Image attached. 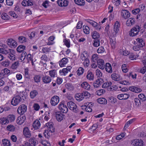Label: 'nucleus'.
Returning <instances> with one entry per match:
<instances>
[{"label":"nucleus","instance_id":"nucleus-55","mask_svg":"<svg viewBox=\"0 0 146 146\" xmlns=\"http://www.w3.org/2000/svg\"><path fill=\"white\" fill-rule=\"evenodd\" d=\"M50 50V48L44 47L42 49V51L44 53L48 52Z\"/></svg>","mask_w":146,"mask_h":146},{"label":"nucleus","instance_id":"nucleus-51","mask_svg":"<svg viewBox=\"0 0 146 146\" xmlns=\"http://www.w3.org/2000/svg\"><path fill=\"white\" fill-rule=\"evenodd\" d=\"M8 57L11 60L13 61L15 59V55L11 53V52L9 54Z\"/></svg>","mask_w":146,"mask_h":146},{"label":"nucleus","instance_id":"nucleus-23","mask_svg":"<svg viewBox=\"0 0 146 146\" xmlns=\"http://www.w3.org/2000/svg\"><path fill=\"white\" fill-rule=\"evenodd\" d=\"M42 80L44 83L48 84L51 81V78L49 76H45L42 78Z\"/></svg>","mask_w":146,"mask_h":146},{"label":"nucleus","instance_id":"nucleus-17","mask_svg":"<svg viewBox=\"0 0 146 146\" xmlns=\"http://www.w3.org/2000/svg\"><path fill=\"white\" fill-rule=\"evenodd\" d=\"M129 89L130 91L135 93H139L141 91V89L134 86L130 87Z\"/></svg>","mask_w":146,"mask_h":146},{"label":"nucleus","instance_id":"nucleus-1","mask_svg":"<svg viewBox=\"0 0 146 146\" xmlns=\"http://www.w3.org/2000/svg\"><path fill=\"white\" fill-rule=\"evenodd\" d=\"M140 29L141 28L139 26H135L131 30V33H129V35L133 36H136L139 32Z\"/></svg>","mask_w":146,"mask_h":146},{"label":"nucleus","instance_id":"nucleus-57","mask_svg":"<svg viewBox=\"0 0 146 146\" xmlns=\"http://www.w3.org/2000/svg\"><path fill=\"white\" fill-rule=\"evenodd\" d=\"M105 51V49L102 46H100L98 48L97 50V52L98 53H101L104 52Z\"/></svg>","mask_w":146,"mask_h":146},{"label":"nucleus","instance_id":"nucleus-4","mask_svg":"<svg viewBox=\"0 0 146 146\" xmlns=\"http://www.w3.org/2000/svg\"><path fill=\"white\" fill-rule=\"evenodd\" d=\"M22 99L19 96H17L14 97L11 101V104L14 106L18 105L21 101Z\"/></svg>","mask_w":146,"mask_h":146},{"label":"nucleus","instance_id":"nucleus-52","mask_svg":"<svg viewBox=\"0 0 146 146\" xmlns=\"http://www.w3.org/2000/svg\"><path fill=\"white\" fill-rule=\"evenodd\" d=\"M125 134L123 133H121L120 135L117 136L115 137L116 139L117 140H120L122 138H123L125 136Z\"/></svg>","mask_w":146,"mask_h":146},{"label":"nucleus","instance_id":"nucleus-36","mask_svg":"<svg viewBox=\"0 0 146 146\" xmlns=\"http://www.w3.org/2000/svg\"><path fill=\"white\" fill-rule=\"evenodd\" d=\"M2 143L4 146H10V141L8 140L4 139L2 140Z\"/></svg>","mask_w":146,"mask_h":146},{"label":"nucleus","instance_id":"nucleus-47","mask_svg":"<svg viewBox=\"0 0 146 146\" xmlns=\"http://www.w3.org/2000/svg\"><path fill=\"white\" fill-rule=\"evenodd\" d=\"M84 69L81 67H80L78 69V70L77 71V74L78 75L80 76L83 74L84 72Z\"/></svg>","mask_w":146,"mask_h":146},{"label":"nucleus","instance_id":"nucleus-19","mask_svg":"<svg viewBox=\"0 0 146 146\" xmlns=\"http://www.w3.org/2000/svg\"><path fill=\"white\" fill-rule=\"evenodd\" d=\"M105 70L108 73H111L112 72V68L110 64L109 63H106L105 65Z\"/></svg>","mask_w":146,"mask_h":146},{"label":"nucleus","instance_id":"nucleus-60","mask_svg":"<svg viewBox=\"0 0 146 146\" xmlns=\"http://www.w3.org/2000/svg\"><path fill=\"white\" fill-rule=\"evenodd\" d=\"M121 68L123 71L125 73H126L128 71V69L127 68L126 65L125 64L122 65L121 66Z\"/></svg>","mask_w":146,"mask_h":146},{"label":"nucleus","instance_id":"nucleus-33","mask_svg":"<svg viewBox=\"0 0 146 146\" xmlns=\"http://www.w3.org/2000/svg\"><path fill=\"white\" fill-rule=\"evenodd\" d=\"M40 125V123L38 120H37L35 121L33 123V128H38Z\"/></svg>","mask_w":146,"mask_h":146},{"label":"nucleus","instance_id":"nucleus-14","mask_svg":"<svg viewBox=\"0 0 146 146\" xmlns=\"http://www.w3.org/2000/svg\"><path fill=\"white\" fill-rule=\"evenodd\" d=\"M135 23V19L133 18H131L128 19L126 22V25L128 26H131L134 25Z\"/></svg>","mask_w":146,"mask_h":146},{"label":"nucleus","instance_id":"nucleus-50","mask_svg":"<svg viewBox=\"0 0 146 146\" xmlns=\"http://www.w3.org/2000/svg\"><path fill=\"white\" fill-rule=\"evenodd\" d=\"M135 121V119H130L129 121L127 122L125 124L124 128H125V127H129L130 124L132 123Z\"/></svg>","mask_w":146,"mask_h":146},{"label":"nucleus","instance_id":"nucleus-15","mask_svg":"<svg viewBox=\"0 0 146 146\" xmlns=\"http://www.w3.org/2000/svg\"><path fill=\"white\" fill-rule=\"evenodd\" d=\"M31 0H23L22 2V5L24 6H31L33 5Z\"/></svg>","mask_w":146,"mask_h":146},{"label":"nucleus","instance_id":"nucleus-41","mask_svg":"<svg viewBox=\"0 0 146 146\" xmlns=\"http://www.w3.org/2000/svg\"><path fill=\"white\" fill-rule=\"evenodd\" d=\"M49 74L52 77H54L56 75V71L55 70H51L49 71Z\"/></svg>","mask_w":146,"mask_h":146},{"label":"nucleus","instance_id":"nucleus-37","mask_svg":"<svg viewBox=\"0 0 146 146\" xmlns=\"http://www.w3.org/2000/svg\"><path fill=\"white\" fill-rule=\"evenodd\" d=\"M25 46L22 45L19 46L17 48V52H23L25 48Z\"/></svg>","mask_w":146,"mask_h":146},{"label":"nucleus","instance_id":"nucleus-64","mask_svg":"<svg viewBox=\"0 0 146 146\" xmlns=\"http://www.w3.org/2000/svg\"><path fill=\"white\" fill-rule=\"evenodd\" d=\"M54 124L52 122H48L46 124V126L47 128H52L53 127Z\"/></svg>","mask_w":146,"mask_h":146},{"label":"nucleus","instance_id":"nucleus-58","mask_svg":"<svg viewBox=\"0 0 146 146\" xmlns=\"http://www.w3.org/2000/svg\"><path fill=\"white\" fill-rule=\"evenodd\" d=\"M111 82H106L105 83H104L102 85V87L103 88H105L107 87H108L109 86H110L111 84Z\"/></svg>","mask_w":146,"mask_h":146},{"label":"nucleus","instance_id":"nucleus-63","mask_svg":"<svg viewBox=\"0 0 146 146\" xmlns=\"http://www.w3.org/2000/svg\"><path fill=\"white\" fill-rule=\"evenodd\" d=\"M41 59L45 61H47L48 60V58L46 55L44 54L42 55L41 57Z\"/></svg>","mask_w":146,"mask_h":146},{"label":"nucleus","instance_id":"nucleus-34","mask_svg":"<svg viewBox=\"0 0 146 146\" xmlns=\"http://www.w3.org/2000/svg\"><path fill=\"white\" fill-rule=\"evenodd\" d=\"M143 45L142 44H137L133 47V50L135 51H138L140 50L141 48L143 47Z\"/></svg>","mask_w":146,"mask_h":146},{"label":"nucleus","instance_id":"nucleus-49","mask_svg":"<svg viewBox=\"0 0 146 146\" xmlns=\"http://www.w3.org/2000/svg\"><path fill=\"white\" fill-rule=\"evenodd\" d=\"M8 121L6 118H3L0 119V122L2 125H5L8 123Z\"/></svg>","mask_w":146,"mask_h":146},{"label":"nucleus","instance_id":"nucleus-46","mask_svg":"<svg viewBox=\"0 0 146 146\" xmlns=\"http://www.w3.org/2000/svg\"><path fill=\"white\" fill-rule=\"evenodd\" d=\"M94 41L93 45L95 47H97L100 46V40L99 39H94Z\"/></svg>","mask_w":146,"mask_h":146},{"label":"nucleus","instance_id":"nucleus-35","mask_svg":"<svg viewBox=\"0 0 146 146\" xmlns=\"http://www.w3.org/2000/svg\"><path fill=\"white\" fill-rule=\"evenodd\" d=\"M8 120V123L9 121L10 122L13 121L15 119V116L13 115H10L8 116L7 118Z\"/></svg>","mask_w":146,"mask_h":146},{"label":"nucleus","instance_id":"nucleus-42","mask_svg":"<svg viewBox=\"0 0 146 146\" xmlns=\"http://www.w3.org/2000/svg\"><path fill=\"white\" fill-rule=\"evenodd\" d=\"M18 40L19 42L21 43L25 42L27 41V39L26 38L22 36H19L18 38Z\"/></svg>","mask_w":146,"mask_h":146},{"label":"nucleus","instance_id":"nucleus-62","mask_svg":"<svg viewBox=\"0 0 146 146\" xmlns=\"http://www.w3.org/2000/svg\"><path fill=\"white\" fill-rule=\"evenodd\" d=\"M13 0H6V3L8 6L12 5L13 3Z\"/></svg>","mask_w":146,"mask_h":146},{"label":"nucleus","instance_id":"nucleus-21","mask_svg":"<svg viewBox=\"0 0 146 146\" xmlns=\"http://www.w3.org/2000/svg\"><path fill=\"white\" fill-rule=\"evenodd\" d=\"M25 116H22V117H18L17 119V123L19 125L23 124L25 121Z\"/></svg>","mask_w":146,"mask_h":146},{"label":"nucleus","instance_id":"nucleus-31","mask_svg":"<svg viewBox=\"0 0 146 146\" xmlns=\"http://www.w3.org/2000/svg\"><path fill=\"white\" fill-rule=\"evenodd\" d=\"M65 86L67 89L69 90L72 91L74 89V86L72 84L70 83H66L65 84Z\"/></svg>","mask_w":146,"mask_h":146},{"label":"nucleus","instance_id":"nucleus-26","mask_svg":"<svg viewBox=\"0 0 146 146\" xmlns=\"http://www.w3.org/2000/svg\"><path fill=\"white\" fill-rule=\"evenodd\" d=\"M11 49H6L3 48H0V53L3 54H9L10 53Z\"/></svg>","mask_w":146,"mask_h":146},{"label":"nucleus","instance_id":"nucleus-48","mask_svg":"<svg viewBox=\"0 0 146 146\" xmlns=\"http://www.w3.org/2000/svg\"><path fill=\"white\" fill-rule=\"evenodd\" d=\"M41 77L39 75H35L34 77V79L36 82L38 83L40 81Z\"/></svg>","mask_w":146,"mask_h":146},{"label":"nucleus","instance_id":"nucleus-5","mask_svg":"<svg viewBox=\"0 0 146 146\" xmlns=\"http://www.w3.org/2000/svg\"><path fill=\"white\" fill-rule=\"evenodd\" d=\"M58 108L62 113H66L68 111V108L66 105L62 102L60 103L58 106Z\"/></svg>","mask_w":146,"mask_h":146},{"label":"nucleus","instance_id":"nucleus-13","mask_svg":"<svg viewBox=\"0 0 146 146\" xmlns=\"http://www.w3.org/2000/svg\"><path fill=\"white\" fill-rule=\"evenodd\" d=\"M23 133L25 136L27 138H30L31 135V132L29 128H24Z\"/></svg>","mask_w":146,"mask_h":146},{"label":"nucleus","instance_id":"nucleus-53","mask_svg":"<svg viewBox=\"0 0 146 146\" xmlns=\"http://www.w3.org/2000/svg\"><path fill=\"white\" fill-rule=\"evenodd\" d=\"M96 82L97 83V84L100 86L103 83L104 80L103 79L99 77L96 80Z\"/></svg>","mask_w":146,"mask_h":146},{"label":"nucleus","instance_id":"nucleus-10","mask_svg":"<svg viewBox=\"0 0 146 146\" xmlns=\"http://www.w3.org/2000/svg\"><path fill=\"white\" fill-rule=\"evenodd\" d=\"M87 22L92 25L96 29H98L99 30L100 29V26L99 25H98V23L95 22L90 20H88Z\"/></svg>","mask_w":146,"mask_h":146},{"label":"nucleus","instance_id":"nucleus-38","mask_svg":"<svg viewBox=\"0 0 146 146\" xmlns=\"http://www.w3.org/2000/svg\"><path fill=\"white\" fill-rule=\"evenodd\" d=\"M111 77L113 80L117 81L119 78V75L116 73H114L111 75Z\"/></svg>","mask_w":146,"mask_h":146},{"label":"nucleus","instance_id":"nucleus-28","mask_svg":"<svg viewBox=\"0 0 146 146\" xmlns=\"http://www.w3.org/2000/svg\"><path fill=\"white\" fill-rule=\"evenodd\" d=\"M97 102L101 104H107V100L104 98H98L97 100Z\"/></svg>","mask_w":146,"mask_h":146},{"label":"nucleus","instance_id":"nucleus-27","mask_svg":"<svg viewBox=\"0 0 146 146\" xmlns=\"http://www.w3.org/2000/svg\"><path fill=\"white\" fill-rule=\"evenodd\" d=\"M86 78L89 80H93L94 78V74L92 72L88 71Z\"/></svg>","mask_w":146,"mask_h":146},{"label":"nucleus","instance_id":"nucleus-11","mask_svg":"<svg viewBox=\"0 0 146 146\" xmlns=\"http://www.w3.org/2000/svg\"><path fill=\"white\" fill-rule=\"evenodd\" d=\"M57 3L60 6L65 7L68 5V2L67 0H58Z\"/></svg>","mask_w":146,"mask_h":146},{"label":"nucleus","instance_id":"nucleus-20","mask_svg":"<svg viewBox=\"0 0 146 146\" xmlns=\"http://www.w3.org/2000/svg\"><path fill=\"white\" fill-rule=\"evenodd\" d=\"M81 86L85 89L89 90L90 89V86L87 82H85L82 83Z\"/></svg>","mask_w":146,"mask_h":146},{"label":"nucleus","instance_id":"nucleus-32","mask_svg":"<svg viewBox=\"0 0 146 146\" xmlns=\"http://www.w3.org/2000/svg\"><path fill=\"white\" fill-rule=\"evenodd\" d=\"M139 57L138 55H134L132 53H130L128 55V57L131 60H133Z\"/></svg>","mask_w":146,"mask_h":146},{"label":"nucleus","instance_id":"nucleus-22","mask_svg":"<svg viewBox=\"0 0 146 146\" xmlns=\"http://www.w3.org/2000/svg\"><path fill=\"white\" fill-rule=\"evenodd\" d=\"M75 98L76 100L79 101L82 100L84 98L82 93L76 94L75 96Z\"/></svg>","mask_w":146,"mask_h":146},{"label":"nucleus","instance_id":"nucleus-24","mask_svg":"<svg viewBox=\"0 0 146 146\" xmlns=\"http://www.w3.org/2000/svg\"><path fill=\"white\" fill-rule=\"evenodd\" d=\"M28 143L33 144L34 146L35 145L38 144V141H37L36 139L34 137L31 138L29 140V143Z\"/></svg>","mask_w":146,"mask_h":146},{"label":"nucleus","instance_id":"nucleus-3","mask_svg":"<svg viewBox=\"0 0 146 146\" xmlns=\"http://www.w3.org/2000/svg\"><path fill=\"white\" fill-rule=\"evenodd\" d=\"M27 110V107L25 104H22L18 108V113L20 115H23L25 113Z\"/></svg>","mask_w":146,"mask_h":146},{"label":"nucleus","instance_id":"nucleus-6","mask_svg":"<svg viewBox=\"0 0 146 146\" xmlns=\"http://www.w3.org/2000/svg\"><path fill=\"white\" fill-rule=\"evenodd\" d=\"M59 101V97L57 96H55L51 98L50 100V103L52 105L55 106L58 104Z\"/></svg>","mask_w":146,"mask_h":146},{"label":"nucleus","instance_id":"nucleus-30","mask_svg":"<svg viewBox=\"0 0 146 146\" xmlns=\"http://www.w3.org/2000/svg\"><path fill=\"white\" fill-rule=\"evenodd\" d=\"M75 3L80 6L84 5L85 2L84 0H74Z\"/></svg>","mask_w":146,"mask_h":146},{"label":"nucleus","instance_id":"nucleus-18","mask_svg":"<svg viewBox=\"0 0 146 146\" xmlns=\"http://www.w3.org/2000/svg\"><path fill=\"white\" fill-rule=\"evenodd\" d=\"M120 27V24L117 21H116L114 25L113 30L115 32V34L117 33L119 30V28Z\"/></svg>","mask_w":146,"mask_h":146},{"label":"nucleus","instance_id":"nucleus-8","mask_svg":"<svg viewBox=\"0 0 146 146\" xmlns=\"http://www.w3.org/2000/svg\"><path fill=\"white\" fill-rule=\"evenodd\" d=\"M132 144L135 146H142L143 145V142L141 139H136L133 140Z\"/></svg>","mask_w":146,"mask_h":146},{"label":"nucleus","instance_id":"nucleus-44","mask_svg":"<svg viewBox=\"0 0 146 146\" xmlns=\"http://www.w3.org/2000/svg\"><path fill=\"white\" fill-rule=\"evenodd\" d=\"M9 61L7 60H5L1 62V64L3 66L7 67L9 66Z\"/></svg>","mask_w":146,"mask_h":146},{"label":"nucleus","instance_id":"nucleus-54","mask_svg":"<svg viewBox=\"0 0 146 146\" xmlns=\"http://www.w3.org/2000/svg\"><path fill=\"white\" fill-rule=\"evenodd\" d=\"M1 17L2 19L4 20H7L9 19V16L6 13H2L1 16Z\"/></svg>","mask_w":146,"mask_h":146},{"label":"nucleus","instance_id":"nucleus-40","mask_svg":"<svg viewBox=\"0 0 146 146\" xmlns=\"http://www.w3.org/2000/svg\"><path fill=\"white\" fill-rule=\"evenodd\" d=\"M92 37L94 39H99L100 37L99 34L96 31L94 32L92 35Z\"/></svg>","mask_w":146,"mask_h":146},{"label":"nucleus","instance_id":"nucleus-9","mask_svg":"<svg viewBox=\"0 0 146 146\" xmlns=\"http://www.w3.org/2000/svg\"><path fill=\"white\" fill-rule=\"evenodd\" d=\"M121 13V16L125 19L129 18L130 16V13L129 11L127 10H123Z\"/></svg>","mask_w":146,"mask_h":146},{"label":"nucleus","instance_id":"nucleus-2","mask_svg":"<svg viewBox=\"0 0 146 146\" xmlns=\"http://www.w3.org/2000/svg\"><path fill=\"white\" fill-rule=\"evenodd\" d=\"M67 105L70 109L75 113L78 112V109L77 108V106L72 101H70L67 103Z\"/></svg>","mask_w":146,"mask_h":146},{"label":"nucleus","instance_id":"nucleus-25","mask_svg":"<svg viewBox=\"0 0 146 146\" xmlns=\"http://www.w3.org/2000/svg\"><path fill=\"white\" fill-rule=\"evenodd\" d=\"M68 62V59L66 58H63L59 63L60 66L61 67H63L64 64H66Z\"/></svg>","mask_w":146,"mask_h":146},{"label":"nucleus","instance_id":"nucleus-61","mask_svg":"<svg viewBox=\"0 0 146 146\" xmlns=\"http://www.w3.org/2000/svg\"><path fill=\"white\" fill-rule=\"evenodd\" d=\"M49 132V131H48V130H45L43 133L44 136L45 137L47 138L49 137V135H50V134Z\"/></svg>","mask_w":146,"mask_h":146},{"label":"nucleus","instance_id":"nucleus-16","mask_svg":"<svg viewBox=\"0 0 146 146\" xmlns=\"http://www.w3.org/2000/svg\"><path fill=\"white\" fill-rule=\"evenodd\" d=\"M129 97V95L127 94H120L117 96V98L120 100H126Z\"/></svg>","mask_w":146,"mask_h":146},{"label":"nucleus","instance_id":"nucleus-29","mask_svg":"<svg viewBox=\"0 0 146 146\" xmlns=\"http://www.w3.org/2000/svg\"><path fill=\"white\" fill-rule=\"evenodd\" d=\"M110 42L111 47L113 49L115 48L116 45V41L115 38L114 37L110 39Z\"/></svg>","mask_w":146,"mask_h":146},{"label":"nucleus","instance_id":"nucleus-56","mask_svg":"<svg viewBox=\"0 0 146 146\" xmlns=\"http://www.w3.org/2000/svg\"><path fill=\"white\" fill-rule=\"evenodd\" d=\"M27 55V53L25 52H23L21 54V56L20 57V59L21 61L24 60L25 58V57Z\"/></svg>","mask_w":146,"mask_h":146},{"label":"nucleus","instance_id":"nucleus-45","mask_svg":"<svg viewBox=\"0 0 146 146\" xmlns=\"http://www.w3.org/2000/svg\"><path fill=\"white\" fill-rule=\"evenodd\" d=\"M135 104L136 106L137 107L140 106L141 104V101L138 98H135L134 100Z\"/></svg>","mask_w":146,"mask_h":146},{"label":"nucleus","instance_id":"nucleus-59","mask_svg":"<svg viewBox=\"0 0 146 146\" xmlns=\"http://www.w3.org/2000/svg\"><path fill=\"white\" fill-rule=\"evenodd\" d=\"M63 42L65 45L68 47L69 48L70 46V42L68 40L66 39H64L63 40Z\"/></svg>","mask_w":146,"mask_h":146},{"label":"nucleus","instance_id":"nucleus-39","mask_svg":"<svg viewBox=\"0 0 146 146\" xmlns=\"http://www.w3.org/2000/svg\"><path fill=\"white\" fill-rule=\"evenodd\" d=\"M38 92L36 90H34L31 91L30 93V96L32 98H34L37 94Z\"/></svg>","mask_w":146,"mask_h":146},{"label":"nucleus","instance_id":"nucleus-43","mask_svg":"<svg viewBox=\"0 0 146 146\" xmlns=\"http://www.w3.org/2000/svg\"><path fill=\"white\" fill-rule=\"evenodd\" d=\"M138 97L139 98L140 100L142 102L145 101L146 100V98L145 96L143 94H140L138 95Z\"/></svg>","mask_w":146,"mask_h":146},{"label":"nucleus","instance_id":"nucleus-7","mask_svg":"<svg viewBox=\"0 0 146 146\" xmlns=\"http://www.w3.org/2000/svg\"><path fill=\"white\" fill-rule=\"evenodd\" d=\"M55 115L56 120L58 121H61L64 118L65 115L59 112L55 113Z\"/></svg>","mask_w":146,"mask_h":146},{"label":"nucleus","instance_id":"nucleus-12","mask_svg":"<svg viewBox=\"0 0 146 146\" xmlns=\"http://www.w3.org/2000/svg\"><path fill=\"white\" fill-rule=\"evenodd\" d=\"M97 65L98 67L102 70L104 69L105 68V65L103 60L100 59L97 61Z\"/></svg>","mask_w":146,"mask_h":146}]
</instances>
